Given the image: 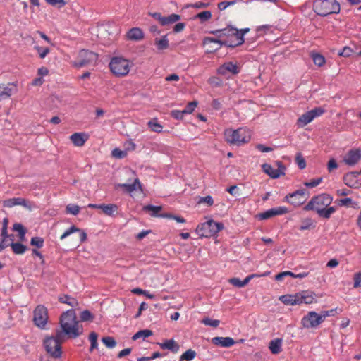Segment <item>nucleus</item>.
<instances>
[{"mask_svg":"<svg viewBox=\"0 0 361 361\" xmlns=\"http://www.w3.org/2000/svg\"><path fill=\"white\" fill-rule=\"evenodd\" d=\"M248 31V28L238 30L229 25L224 29L211 31L210 33L216 35L218 39L207 37L204 39L203 43L204 44H216L217 47L214 48V51L219 49L223 45L235 47L243 44V36Z\"/></svg>","mask_w":361,"mask_h":361,"instance_id":"nucleus-1","label":"nucleus"},{"mask_svg":"<svg viewBox=\"0 0 361 361\" xmlns=\"http://www.w3.org/2000/svg\"><path fill=\"white\" fill-rule=\"evenodd\" d=\"M61 330H56L58 337L68 336L69 338H77L82 334V329L79 327V322L75 310H68L60 317Z\"/></svg>","mask_w":361,"mask_h":361,"instance_id":"nucleus-2","label":"nucleus"},{"mask_svg":"<svg viewBox=\"0 0 361 361\" xmlns=\"http://www.w3.org/2000/svg\"><path fill=\"white\" fill-rule=\"evenodd\" d=\"M333 198L328 194H320L313 197L311 200L305 206L304 209L307 211L314 210L320 217L329 219L336 211L334 207H329L332 202Z\"/></svg>","mask_w":361,"mask_h":361,"instance_id":"nucleus-3","label":"nucleus"},{"mask_svg":"<svg viewBox=\"0 0 361 361\" xmlns=\"http://www.w3.org/2000/svg\"><path fill=\"white\" fill-rule=\"evenodd\" d=\"M312 8L321 16L338 13L341 10L340 4L336 0H313Z\"/></svg>","mask_w":361,"mask_h":361,"instance_id":"nucleus-4","label":"nucleus"},{"mask_svg":"<svg viewBox=\"0 0 361 361\" xmlns=\"http://www.w3.org/2000/svg\"><path fill=\"white\" fill-rule=\"evenodd\" d=\"M226 142L236 145L247 143L251 138L250 131L246 128H239L237 130L227 129L224 132Z\"/></svg>","mask_w":361,"mask_h":361,"instance_id":"nucleus-5","label":"nucleus"},{"mask_svg":"<svg viewBox=\"0 0 361 361\" xmlns=\"http://www.w3.org/2000/svg\"><path fill=\"white\" fill-rule=\"evenodd\" d=\"M223 228L224 224L222 223H218L214 220H209L198 225L196 228V232L201 238H210L216 235Z\"/></svg>","mask_w":361,"mask_h":361,"instance_id":"nucleus-6","label":"nucleus"},{"mask_svg":"<svg viewBox=\"0 0 361 361\" xmlns=\"http://www.w3.org/2000/svg\"><path fill=\"white\" fill-rule=\"evenodd\" d=\"M65 341V338L61 336L58 337V332L56 331L54 337L47 338L44 341V348L46 351L49 353L53 357L59 358L61 356V344Z\"/></svg>","mask_w":361,"mask_h":361,"instance_id":"nucleus-7","label":"nucleus"},{"mask_svg":"<svg viewBox=\"0 0 361 361\" xmlns=\"http://www.w3.org/2000/svg\"><path fill=\"white\" fill-rule=\"evenodd\" d=\"M109 68L116 76H125L130 71V61L122 57H114L110 61Z\"/></svg>","mask_w":361,"mask_h":361,"instance_id":"nucleus-8","label":"nucleus"},{"mask_svg":"<svg viewBox=\"0 0 361 361\" xmlns=\"http://www.w3.org/2000/svg\"><path fill=\"white\" fill-rule=\"evenodd\" d=\"M98 60V55L91 51L82 49L80 51L77 60L73 61V66L75 68H82L88 66H94Z\"/></svg>","mask_w":361,"mask_h":361,"instance_id":"nucleus-9","label":"nucleus"},{"mask_svg":"<svg viewBox=\"0 0 361 361\" xmlns=\"http://www.w3.org/2000/svg\"><path fill=\"white\" fill-rule=\"evenodd\" d=\"M309 196V192L305 189L298 190L285 197V200L294 207L302 204Z\"/></svg>","mask_w":361,"mask_h":361,"instance_id":"nucleus-10","label":"nucleus"},{"mask_svg":"<svg viewBox=\"0 0 361 361\" xmlns=\"http://www.w3.org/2000/svg\"><path fill=\"white\" fill-rule=\"evenodd\" d=\"M48 312L47 307L44 305H38L33 312V321L35 324L44 329L47 323Z\"/></svg>","mask_w":361,"mask_h":361,"instance_id":"nucleus-11","label":"nucleus"},{"mask_svg":"<svg viewBox=\"0 0 361 361\" xmlns=\"http://www.w3.org/2000/svg\"><path fill=\"white\" fill-rule=\"evenodd\" d=\"M240 72V67L231 61L226 62L217 69L218 74L228 78V73L237 75Z\"/></svg>","mask_w":361,"mask_h":361,"instance_id":"nucleus-12","label":"nucleus"},{"mask_svg":"<svg viewBox=\"0 0 361 361\" xmlns=\"http://www.w3.org/2000/svg\"><path fill=\"white\" fill-rule=\"evenodd\" d=\"M321 323V317L315 312H310L302 319V324L305 328H315Z\"/></svg>","mask_w":361,"mask_h":361,"instance_id":"nucleus-13","label":"nucleus"},{"mask_svg":"<svg viewBox=\"0 0 361 361\" xmlns=\"http://www.w3.org/2000/svg\"><path fill=\"white\" fill-rule=\"evenodd\" d=\"M361 159V151L359 149L349 150L343 158V161L348 166H355Z\"/></svg>","mask_w":361,"mask_h":361,"instance_id":"nucleus-14","label":"nucleus"},{"mask_svg":"<svg viewBox=\"0 0 361 361\" xmlns=\"http://www.w3.org/2000/svg\"><path fill=\"white\" fill-rule=\"evenodd\" d=\"M288 212V210L285 207H279L271 208L259 214L260 219L265 220L276 215H282Z\"/></svg>","mask_w":361,"mask_h":361,"instance_id":"nucleus-15","label":"nucleus"},{"mask_svg":"<svg viewBox=\"0 0 361 361\" xmlns=\"http://www.w3.org/2000/svg\"><path fill=\"white\" fill-rule=\"evenodd\" d=\"M212 343L218 346L229 348L235 344V341L231 337H214L212 338Z\"/></svg>","mask_w":361,"mask_h":361,"instance_id":"nucleus-16","label":"nucleus"},{"mask_svg":"<svg viewBox=\"0 0 361 361\" xmlns=\"http://www.w3.org/2000/svg\"><path fill=\"white\" fill-rule=\"evenodd\" d=\"M75 232L79 233L80 243H82L87 240V233L84 231L80 230V228H77L75 226H72L68 230H66L61 235V236L60 237V239L63 240L66 237H68V235H70L71 234H72Z\"/></svg>","mask_w":361,"mask_h":361,"instance_id":"nucleus-17","label":"nucleus"},{"mask_svg":"<svg viewBox=\"0 0 361 361\" xmlns=\"http://www.w3.org/2000/svg\"><path fill=\"white\" fill-rule=\"evenodd\" d=\"M360 173L358 171H352L346 173L343 176V181L345 185L350 188L356 187L358 183V176Z\"/></svg>","mask_w":361,"mask_h":361,"instance_id":"nucleus-18","label":"nucleus"},{"mask_svg":"<svg viewBox=\"0 0 361 361\" xmlns=\"http://www.w3.org/2000/svg\"><path fill=\"white\" fill-rule=\"evenodd\" d=\"M116 187L123 188L128 193H131L137 189L142 191V185L138 178L135 179L133 183H118Z\"/></svg>","mask_w":361,"mask_h":361,"instance_id":"nucleus-19","label":"nucleus"},{"mask_svg":"<svg viewBox=\"0 0 361 361\" xmlns=\"http://www.w3.org/2000/svg\"><path fill=\"white\" fill-rule=\"evenodd\" d=\"M299 293L295 295H284L280 297L279 300L286 305H300L301 300H299Z\"/></svg>","mask_w":361,"mask_h":361,"instance_id":"nucleus-20","label":"nucleus"},{"mask_svg":"<svg viewBox=\"0 0 361 361\" xmlns=\"http://www.w3.org/2000/svg\"><path fill=\"white\" fill-rule=\"evenodd\" d=\"M14 87L15 85L13 83H9L8 85H0V102L2 99H7L11 96L14 90Z\"/></svg>","mask_w":361,"mask_h":361,"instance_id":"nucleus-21","label":"nucleus"},{"mask_svg":"<svg viewBox=\"0 0 361 361\" xmlns=\"http://www.w3.org/2000/svg\"><path fill=\"white\" fill-rule=\"evenodd\" d=\"M143 210L145 212H150L151 216L154 217H166L168 216V214H160L159 212L162 210V207L161 206H154L152 204L146 205L143 207Z\"/></svg>","mask_w":361,"mask_h":361,"instance_id":"nucleus-22","label":"nucleus"},{"mask_svg":"<svg viewBox=\"0 0 361 361\" xmlns=\"http://www.w3.org/2000/svg\"><path fill=\"white\" fill-rule=\"evenodd\" d=\"M71 140L77 147L83 146L87 140V137L84 133H75L70 137Z\"/></svg>","mask_w":361,"mask_h":361,"instance_id":"nucleus-23","label":"nucleus"},{"mask_svg":"<svg viewBox=\"0 0 361 361\" xmlns=\"http://www.w3.org/2000/svg\"><path fill=\"white\" fill-rule=\"evenodd\" d=\"M127 37L129 39L139 41L144 38V33L141 29L133 27L128 32Z\"/></svg>","mask_w":361,"mask_h":361,"instance_id":"nucleus-24","label":"nucleus"},{"mask_svg":"<svg viewBox=\"0 0 361 361\" xmlns=\"http://www.w3.org/2000/svg\"><path fill=\"white\" fill-rule=\"evenodd\" d=\"M154 44L159 51L165 50L169 47V42L167 35H164L161 38H155Z\"/></svg>","mask_w":361,"mask_h":361,"instance_id":"nucleus-25","label":"nucleus"},{"mask_svg":"<svg viewBox=\"0 0 361 361\" xmlns=\"http://www.w3.org/2000/svg\"><path fill=\"white\" fill-rule=\"evenodd\" d=\"M262 168L263 171L271 178H278L280 177V171L274 169L270 164H262Z\"/></svg>","mask_w":361,"mask_h":361,"instance_id":"nucleus-26","label":"nucleus"},{"mask_svg":"<svg viewBox=\"0 0 361 361\" xmlns=\"http://www.w3.org/2000/svg\"><path fill=\"white\" fill-rule=\"evenodd\" d=\"M159 345L162 349H168L173 353H177L179 350V345L173 339L166 340L165 342L159 343Z\"/></svg>","mask_w":361,"mask_h":361,"instance_id":"nucleus-27","label":"nucleus"},{"mask_svg":"<svg viewBox=\"0 0 361 361\" xmlns=\"http://www.w3.org/2000/svg\"><path fill=\"white\" fill-rule=\"evenodd\" d=\"M58 299L60 302L67 304L72 307H75L78 305L77 300L69 295H60Z\"/></svg>","mask_w":361,"mask_h":361,"instance_id":"nucleus-28","label":"nucleus"},{"mask_svg":"<svg viewBox=\"0 0 361 361\" xmlns=\"http://www.w3.org/2000/svg\"><path fill=\"white\" fill-rule=\"evenodd\" d=\"M8 245L11 246L12 251L16 255H23L27 250V246L20 243H11Z\"/></svg>","mask_w":361,"mask_h":361,"instance_id":"nucleus-29","label":"nucleus"},{"mask_svg":"<svg viewBox=\"0 0 361 361\" xmlns=\"http://www.w3.org/2000/svg\"><path fill=\"white\" fill-rule=\"evenodd\" d=\"M282 340L276 338L269 343V349L273 354H279L281 351Z\"/></svg>","mask_w":361,"mask_h":361,"instance_id":"nucleus-30","label":"nucleus"},{"mask_svg":"<svg viewBox=\"0 0 361 361\" xmlns=\"http://www.w3.org/2000/svg\"><path fill=\"white\" fill-rule=\"evenodd\" d=\"M313 121L310 111H307L301 115L297 121V124L299 127H304Z\"/></svg>","mask_w":361,"mask_h":361,"instance_id":"nucleus-31","label":"nucleus"},{"mask_svg":"<svg viewBox=\"0 0 361 361\" xmlns=\"http://www.w3.org/2000/svg\"><path fill=\"white\" fill-rule=\"evenodd\" d=\"M180 19V16L178 14H175V13H172L167 16H164L161 25L166 26L168 25L173 24L176 22L178 21Z\"/></svg>","mask_w":361,"mask_h":361,"instance_id":"nucleus-32","label":"nucleus"},{"mask_svg":"<svg viewBox=\"0 0 361 361\" xmlns=\"http://www.w3.org/2000/svg\"><path fill=\"white\" fill-rule=\"evenodd\" d=\"M101 209L106 215L113 216L118 211V206L114 204H102Z\"/></svg>","mask_w":361,"mask_h":361,"instance_id":"nucleus-33","label":"nucleus"},{"mask_svg":"<svg viewBox=\"0 0 361 361\" xmlns=\"http://www.w3.org/2000/svg\"><path fill=\"white\" fill-rule=\"evenodd\" d=\"M252 279V276H247L243 281H240L238 278H232L229 279V283L234 286L242 288L245 286Z\"/></svg>","mask_w":361,"mask_h":361,"instance_id":"nucleus-34","label":"nucleus"},{"mask_svg":"<svg viewBox=\"0 0 361 361\" xmlns=\"http://www.w3.org/2000/svg\"><path fill=\"white\" fill-rule=\"evenodd\" d=\"M299 298H299V300H301V304H311L314 300V298L312 294L308 292L299 293Z\"/></svg>","mask_w":361,"mask_h":361,"instance_id":"nucleus-35","label":"nucleus"},{"mask_svg":"<svg viewBox=\"0 0 361 361\" xmlns=\"http://www.w3.org/2000/svg\"><path fill=\"white\" fill-rule=\"evenodd\" d=\"M149 128L154 132L160 133L162 131L163 126L158 123L156 118L152 119L148 122Z\"/></svg>","mask_w":361,"mask_h":361,"instance_id":"nucleus-36","label":"nucleus"},{"mask_svg":"<svg viewBox=\"0 0 361 361\" xmlns=\"http://www.w3.org/2000/svg\"><path fill=\"white\" fill-rule=\"evenodd\" d=\"M152 335V331L151 330H149V329L140 330L133 336L132 339L133 341H135L140 338H148L149 336H150Z\"/></svg>","mask_w":361,"mask_h":361,"instance_id":"nucleus-37","label":"nucleus"},{"mask_svg":"<svg viewBox=\"0 0 361 361\" xmlns=\"http://www.w3.org/2000/svg\"><path fill=\"white\" fill-rule=\"evenodd\" d=\"M13 231L18 232L20 240H23L26 233V231L23 226L18 223L14 224L13 225Z\"/></svg>","mask_w":361,"mask_h":361,"instance_id":"nucleus-38","label":"nucleus"},{"mask_svg":"<svg viewBox=\"0 0 361 361\" xmlns=\"http://www.w3.org/2000/svg\"><path fill=\"white\" fill-rule=\"evenodd\" d=\"M312 58L315 65L321 67L325 63V58L319 54L312 53Z\"/></svg>","mask_w":361,"mask_h":361,"instance_id":"nucleus-39","label":"nucleus"},{"mask_svg":"<svg viewBox=\"0 0 361 361\" xmlns=\"http://www.w3.org/2000/svg\"><path fill=\"white\" fill-rule=\"evenodd\" d=\"M196 356V353L195 350L192 349H189L186 350L181 356H180V361L182 360H186V361H190L193 360Z\"/></svg>","mask_w":361,"mask_h":361,"instance_id":"nucleus-40","label":"nucleus"},{"mask_svg":"<svg viewBox=\"0 0 361 361\" xmlns=\"http://www.w3.org/2000/svg\"><path fill=\"white\" fill-rule=\"evenodd\" d=\"M97 338L98 335L96 332L92 331L89 335V340L91 343L90 350L92 351L94 349L97 348L98 343H97Z\"/></svg>","mask_w":361,"mask_h":361,"instance_id":"nucleus-41","label":"nucleus"},{"mask_svg":"<svg viewBox=\"0 0 361 361\" xmlns=\"http://www.w3.org/2000/svg\"><path fill=\"white\" fill-rule=\"evenodd\" d=\"M102 341L109 348H113L116 345L115 339L111 336L103 337Z\"/></svg>","mask_w":361,"mask_h":361,"instance_id":"nucleus-42","label":"nucleus"},{"mask_svg":"<svg viewBox=\"0 0 361 361\" xmlns=\"http://www.w3.org/2000/svg\"><path fill=\"white\" fill-rule=\"evenodd\" d=\"M201 323L206 326H210L214 328H216L219 325L220 321L218 319H212L209 317H205L201 321Z\"/></svg>","mask_w":361,"mask_h":361,"instance_id":"nucleus-43","label":"nucleus"},{"mask_svg":"<svg viewBox=\"0 0 361 361\" xmlns=\"http://www.w3.org/2000/svg\"><path fill=\"white\" fill-rule=\"evenodd\" d=\"M80 207L76 204H70L66 207V212L73 215H77L80 212Z\"/></svg>","mask_w":361,"mask_h":361,"instance_id":"nucleus-44","label":"nucleus"},{"mask_svg":"<svg viewBox=\"0 0 361 361\" xmlns=\"http://www.w3.org/2000/svg\"><path fill=\"white\" fill-rule=\"evenodd\" d=\"M295 161L300 169L306 167V161L300 152L297 153Z\"/></svg>","mask_w":361,"mask_h":361,"instance_id":"nucleus-45","label":"nucleus"},{"mask_svg":"<svg viewBox=\"0 0 361 361\" xmlns=\"http://www.w3.org/2000/svg\"><path fill=\"white\" fill-rule=\"evenodd\" d=\"M34 49L37 51L41 59L45 58L46 56L50 52V49L48 47L35 46Z\"/></svg>","mask_w":361,"mask_h":361,"instance_id":"nucleus-46","label":"nucleus"},{"mask_svg":"<svg viewBox=\"0 0 361 361\" xmlns=\"http://www.w3.org/2000/svg\"><path fill=\"white\" fill-rule=\"evenodd\" d=\"M20 197H15L8 199L4 201L3 205L6 207H12L16 205H19Z\"/></svg>","mask_w":361,"mask_h":361,"instance_id":"nucleus-47","label":"nucleus"},{"mask_svg":"<svg viewBox=\"0 0 361 361\" xmlns=\"http://www.w3.org/2000/svg\"><path fill=\"white\" fill-rule=\"evenodd\" d=\"M94 316L90 312V311L85 310L80 314V319L82 322L92 321Z\"/></svg>","mask_w":361,"mask_h":361,"instance_id":"nucleus-48","label":"nucleus"},{"mask_svg":"<svg viewBox=\"0 0 361 361\" xmlns=\"http://www.w3.org/2000/svg\"><path fill=\"white\" fill-rule=\"evenodd\" d=\"M111 155L116 159H123L127 156L126 150H121L118 148H115L111 152Z\"/></svg>","mask_w":361,"mask_h":361,"instance_id":"nucleus-49","label":"nucleus"},{"mask_svg":"<svg viewBox=\"0 0 361 361\" xmlns=\"http://www.w3.org/2000/svg\"><path fill=\"white\" fill-rule=\"evenodd\" d=\"M44 239L41 237H33L31 238L30 245L37 248H42L44 246Z\"/></svg>","mask_w":361,"mask_h":361,"instance_id":"nucleus-50","label":"nucleus"},{"mask_svg":"<svg viewBox=\"0 0 361 361\" xmlns=\"http://www.w3.org/2000/svg\"><path fill=\"white\" fill-rule=\"evenodd\" d=\"M8 224V219L7 218H4L3 219L2 222V228H1V238L4 239V240H6V239L8 237V233H7V227Z\"/></svg>","mask_w":361,"mask_h":361,"instance_id":"nucleus-51","label":"nucleus"},{"mask_svg":"<svg viewBox=\"0 0 361 361\" xmlns=\"http://www.w3.org/2000/svg\"><path fill=\"white\" fill-rule=\"evenodd\" d=\"M212 17V13L209 11H204L196 15L195 18L201 20L202 22H205L209 20Z\"/></svg>","mask_w":361,"mask_h":361,"instance_id":"nucleus-52","label":"nucleus"},{"mask_svg":"<svg viewBox=\"0 0 361 361\" xmlns=\"http://www.w3.org/2000/svg\"><path fill=\"white\" fill-rule=\"evenodd\" d=\"M309 111L312 119L314 120L315 118L322 116L325 112V109L322 107H316Z\"/></svg>","mask_w":361,"mask_h":361,"instance_id":"nucleus-53","label":"nucleus"},{"mask_svg":"<svg viewBox=\"0 0 361 361\" xmlns=\"http://www.w3.org/2000/svg\"><path fill=\"white\" fill-rule=\"evenodd\" d=\"M45 1L48 4L52 6L58 7V8H61V7L64 6L66 4L65 0H45Z\"/></svg>","mask_w":361,"mask_h":361,"instance_id":"nucleus-54","label":"nucleus"},{"mask_svg":"<svg viewBox=\"0 0 361 361\" xmlns=\"http://www.w3.org/2000/svg\"><path fill=\"white\" fill-rule=\"evenodd\" d=\"M197 102L196 101H192L191 102H189L187 106H185V108L183 109V111H185V114H191L193 112V111L195 110V108L197 106Z\"/></svg>","mask_w":361,"mask_h":361,"instance_id":"nucleus-55","label":"nucleus"},{"mask_svg":"<svg viewBox=\"0 0 361 361\" xmlns=\"http://www.w3.org/2000/svg\"><path fill=\"white\" fill-rule=\"evenodd\" d=\"M353 49L349 47H345L341 50H340L338 54L341 56L343 57H349L353 54Z\"/></svg>","mask_w":361,"mask_h":361,"instance_id":"nucleus-56","label":"nucleus"},{"mask_svg":"<svg viewBox=\"0 0 361 361\" xmlns=\"http://www.w3.org/2000/svg\"><path fill=\"white\" fill-rule=\"evenodd\" d=\"M322 181V178H318L316 179H312L309 182H305L304 185L307 188H314L319 185Z\"/></svg>","mask_w":361,"mask_h":361,"instance_id":"nucleus-57","label":"nucleus"},{"mask_svg":"<svg viewBox=\"0 0 361 361\" xmlns=\"http://www.w3.org/2000/svg\"><path fill=\"white\" fill-rule=\"evenodd\" d=\"M185 114V111L183 110V111H179V110H173L171 112V115L173 118L177 119V120H180L183 118L184 115Z\"/></svg>","mask_w":361,"mask_h":361,"instance_id":"nucleus-58","label":"nucleus"},{"mask_svg":"<svg viewBox=\"0 0 361 361\" xmlns=\"http://www.w3.org/2000/svg\"><path fill=\"white\" fill-rule=\"evenodd\" d=\"M198 203H207L209 206H212L214 203L213 198L210 195L201 197Z\"/></svg>","mask_w":361,"mask_h":361,"instance_id":"nucleus-59","label":"nucleus"},{"mask_svg":"<svg viewBox=\"0 0 361 361\" xmlns=\"http://www.w3.org/2000/svg\"><path fill=\"white\" fill-rule=\"evenodd\" d=\"M209 6V3L198 1L193 4H190L188 7H192V8H207Z\"/></svg>","mask_w":361,"mask_h":361,"instance_id":"nucleus-60","label":"nucleus"},{"mask_svg":"<svg viewBox=\"0 0 361 361\" xmlns=\"http://www.w3.org/2000/svg\"><path fill=\"white\" fill-rule=\"evenodd\" d=\"M327 167H328V171L329 172H331L334 169H336L338 168V164L336 163V161L334 159H331L328 162Z\"/></svg>","mask_w":361,"mask_h":361,"instance_id":"nucleus-61","label":"nucleus"},{"mask_svg":"<svg viewBox=\"0 0 361 361\" xmlns=\"http://www.w3.org/2000/svg\"><path fill=\"white\" fill-rule=\"evenodd\" d=\"M354 281V288L361 287V272L355 274Z\"/></svg>","mask_w":361,"mask_h":361,"instance_id":"nucleus-62","label":"nucleus"},{"mask_svg":"<svg viewBox=\"0 0 361 361\" xmlns=\"http://www.w3.org/2000/svg\"><path fill=\"white\" fill-rule=\"evenodd\" d=\"M256 148L262 152H271L273 150V148L271 147H266L264 146V145L262 144H258L257 146H256Z\"/></svg>","mask_w":361,"mask_h":361,"instance_id":"nucleus-63","label":"nucleus"},{"mask_svg":"<svg viewBox=\"0 0 361 361\" xmlns=\"http://www.w3.org/2000/svg\"><path fill=\"white\" fill-rule=\"evenodd\" d=\"M352 202H353L352 199L347 197V198L340 200L339 205L349 207L352 204Z\"/></svg>","mask_w":361,"mask_h":361,"instance_id":"nucleus-64","label":"nucleus"}]
</instances>
